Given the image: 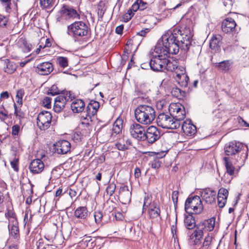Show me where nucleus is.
<instances>
[{"label": "nucleus", "mask_w": 249, "mask_h": 249, "mask_svg": "<svg viewBox=\"0 0 249 249\" xmlns=\"http://www.w3.org/2000/svg\"><path fill=\"white\" fill-rule=\"evenodd\" d=\"M192 36L190 28L187 27L182 29L176 28L163 35L155 47L158 55L153 56L149 62L151 69L161 71L164 67L165 58L171 54H177L179 49L187 52L192 46Z\"/></svg>", "instance_id": "f257e3e1"}, {"label": "nucleus", "mask_w": 249, "mask_h": 249, "mask_svg": "<svg viewBox=\"0 0 249 249\" xmlns=\"http://www.w3.org/2000/svg\"><path fill=\"white\" fill-rule=\"evenodd\" d=\"M225 154L233 160L234 164L238 163V166L244 165L248 158V148L247 145L237 141H232L226 143L224 147Z\"/></svg>", "instance_id": "f03ea898"}, {"label": "nucleus", "mask_w": 249, "mask_h": 249, "mask_svg": "<svg viewBox=\"0 0 249 249\" xmlns=\"http://www.w3.org/2000/svg\"><path fill=\"white\" fill-rule=\"evenodd\" d=\"M135 117L140 124H149L155 119L156 111L154 108L150 105H140L135 110Z\"/></svg>", "instance_id": "7ed1b4c3"}, {"label": "nucleus", "mask_w": 249, "mask_h": 249, "mask_svg": "<svg viewBox=\"0 0 249 249\" xmlns=\"http://www.w3.org/2000/svg\"><path fill=\"white\" fill-rule=\"evenodd\" d=\"M147 207H148L147 212L149 218L152 222L158 221L159 219H161L160 205L155 201L151 203L148 197H145L142 208L143 213Z\"/></svg>", "instance_id": "20e7f679"}, {"label": "nucleus", "mask_w": 249, "mask_h": 249, "mask_svg": "<svg viewBox=\"0 0 249 249\" xmlns=\"http://www.w3.org/2000/svg\"><path fill=\"white\" fill-rule=\"evenodd\" d=\"M89 30L88 25L83 21H75L67 26V34L74 37L86 36Z\"/></svg>", "instance_id": "39448f33"}, {"label": "nucleus", "mask_w": 249, "mask_h": 249, "mask_svg": "<svg viewBox=\"0 0 249 249\" xmlns=\"http://www.w3.org/2000/svg\"><path fill=\"white\" fill-rule=\"evenodd\" d=\"M203 206L199 196H195L188 197L185 203V210L191 214H199L202 212Z\"/></svg>", "instance_id": "423d86ee"}, {"label": "nucleus", "mask_w": 249, "mask_h": 249, "mask_svg": "<svg viewBox=\"0 0 249 249\" xmlns=\"http://www.w3.org/2000/svg\"><path fill=\"white\" fill-rule=\"evenodd\" d=\"M174 118L164 113H160L157 118L158 125L162 128L176 129L180 127V124L175 121Z\"/></svg>", "instance_id": "0eeeda50"}, {"label": "nucleus", "mask_w": 249, "mask_h": 249, "mask_svg": "<svg viewBox=\"0 0 249 249\" xmlns=\"http://www.w3.org/2000/svg\"><path fill=\"white\" fill-rule=\"evenodd\" d=\"M170 115L175 119V121L180 124V121L184 120L186 117L185 108L181 104L171 103L169 106Z\"/></svg>", "instance_id": "6e6552de"}, {"label": "nucleus", "mask_w": 249, "mask_h": 249, "mask_svg": "<svg viewBox=\"0 0 249 249\" xmlns=\"http://www.w3.org/2000/svg\"><path fill=\"white\" fill-rule=\"evenodd\" d=\"M52 116L48 111H41L37 116V125L41 130L47 129L51 125Z\"/></svg>", "instance_id": "1a4fd4ad"}, {"label": "nucleus", "mask_w": 249, "mask_h": 249, "mask_svg": "<svg viewBox=\"0 0 249 249\" xmlns=\"http://www.w3.org/2000/svg\"><path fill=\"white\" fill-rule=\"evenodd\" d=\"M130 135L138 141H144L145 131L144 127L139 123H133L129 127Z\"/></svg>", "instance_id": "9d476101"}, {"label": "nucleus", "mask_w": 249, "mask_h": 249, "mask_svg": "<svg viewBox=\"0 0 249 249\" xmlns=\"http://www.w3.org/2000/svg\"><path fill=\"white\" fill-rule=\"evenodd\" d=\"M221 28L224 33L232 35L237 33L240 29L234 20L231 18H228L223 20Z\"/></svg>", "instance_id": "9b49d317"}, {"label": "nucleus", "mask_w": 249, "mask_h": 249, "mask_svg": "<svg viewBox=\"0 0 249 249\" xmlns=\"http://www.w3.org/2000/svg\"><path fill=\"white\" fill-rule=\"evenodd\" d=\"M59 16L57 18V21L60 22L63 18H79V15L77 11L71 8H69L66 5H63L61 9L59 11Z\"/></svg>", "instance_id": "f8f14e48"}, {"label": "nucleus", "mask_w": 249, "mask_h": 249, "mask_svg": "<svg viewBox=\"0 0 249 249\" xmlns=\"http://www.w3.org/2000/svg\"><path fill=\"white\" fill-rule=\"evenodd\" d=\"M145 135L144 141L146 140L149 143H153L160 139V132L157 127L151 125L147 129Z\"/></svg>", "instance_id": "ddd939ff"}, {"label": "nucleus", "mask_w": 249, "mask_h": 249, "mask_svg": "<svg viewBox=\"0 0 249 249\" xmlns=\"http://www.w3.org/2000/svg\"><path fill=\"white\" fill-rule=\"evenodd\" d=\"M111 128L106 125L103 126L97 131V137L100 142L104 143L108 141H113V134L111 133Z\"/></svg>", "instance_id": "4468645a"}, {"label": "nucleus", "mask_w": 249, "mask_h": 249, "mask_svg": "<svg viewBox=\"0 0 249 249\" xmlns=\"http://www.w3.org/2000/svg\"><path fill=\"white\" fill-rule=\"evenodd\" d=\"M215 225V218H211L208 220L201 222L196 225V228L198 229V235H201L202 232L212 231Z\"/></svg>", "instance_id": "2eb2a0df"}, {"label": "nucleus", "mask_w": 249, "mask_h": 249, "mask_svg": "<svg viewBox=\"0 0 249 249\" xmlns=\"http://www.w3.org/2000/svg\"><path fill=\"white\" fill-rule=\"evenodd\" d=\"M71 145L66 140H60L53 144V149L58 154H66L70 151Z\"/></svg>", "instance_id": "dca6fc26"}, {"label": "nucleus", "mask_w": 249, "mask_h": 249, "mask_svg": "<svg viewBox=\"0 0 249 249\" xmlns=\"http://www.w3.org/2000/svg\"><path fill=\"white\" fill-rule=\"evenodd\" d=\"M35 69L36 71L39 74L46 75L53 71V67L52 63L47 61L37 64Z\"/></svg>", "instance_id": "f3484780"}, {"label": "nucleus", "mask_w": 249, "mask_h": 249, "mask_svg": "<svg viewBox=\"0 0 249 249\" xmlns=\"http://www.w3.org/2000/svg\"><path fill=\"white\" fill-rule=\"evenodd\" d=\"M202 199L207 204H211L215 201L216 192L209 188L203 189L201 192Z\"/></svg>", "instance_id": "a211bd4d"}, {"label": "nucleus", "mask_w": 249, "mask_h": 249, "mask_svg": "<svg viewBox=\"0 0 249 249\" xmlns=\"http://www.w3.org/2000/svg\"><path fill=\"white\" fill-rule=\"evenodd\" d=\"M45 167L43 162L39 159H35L31 162L29 165V169L34 174L41 173Z\"/></svg>", "instance_id": "6ab92c4d"}, {"label": "nucleus", "mask_w": 249, "mask_h": 249, "mask_svg": "<svg viewBox=\"0 0 249 249\" xmlns=\"http://www.w3.org/2000/svg\"><path fill=\"white\" fill-rule=\"evenodd\" d=\"M181 73L177 74L174 75L175 79L180 85V86L183 87H187L188 86L189 78L186 73V70L185 68H181Z\"/></svg>", "instance_id": "aec40b11"}, {"label": "nucleus", "mask_w": 249, "mask_h": 249, "mask_svg": "<svg viewBox=\"0 0 249 249\" xmlns=\"http://www.w3.org/2000/svg\"><path fill=\"white\" fill-rule=\"evenodd\" d=\"M181 129L185 134L188 136L194 135L196 131V126L189 120L183 122L181 124Z\"/></svg>", "instance_id": "412c9836"}, {"label": "nucleus", "mask_w": 249, "mask_h": 249, "mask_svg": "<svg viewBox=\"0 0 249 249\" xmlns=\"http://www.w3.org/2000/svg\"><path fill=\"white\" fill-rule=\"evenodd\" d=\"M67 103V99L62 95L56 97L54 100L53 110L56 113L60 112L64 108Z\"/></svg>", "instance_id": "4be33fe9"}, {"label": "nucleus", "mask_w": 249, "mask_h": 249, "mask_svg": "<svg viewBox=\"0 0 249 249\" xmlns=\"http://www.w3.org/2000/svg\"><path fill=\"white\" fill-rule=\"evenodd\" d=\"M92 116H89L87 112L86 113V116L83 115L81 117V125L85 127L86 132H84L83 130L82 131L83 135L85 136L89 135L91 131V128L90 126V123L91 122V117Z\"/></svg>", "instance_id": "5701e85b"}, {"label": "nucleus", "mask_w": 249, "mask_h": 249, "mask_svg": "<svg viewBox=\"0 0 249 249\" xmlns=\"http://www.w3.org/2000/svg\"><path fill=\"white\" fill-rule=\"evenodd\" d=\"M120 196L123 203H129L131 201V192L127 186L121 187L120 189Z\"/></svg>", "instance_id": "b1692460"}, {"label": "nucleus", "mask_w": 249, "mask_h": 249, "mask_svg": "<svg viewBox=\"0 0 249 249\" xmlns=\"http://www.w3.org/2000/svg\"><path fill=\"white\" fill-rule=\"evenodd\" d=\"M3 64V71L8 74L13 73L18 67L16 63L8 59L4 60Z\"/></svg>", "instance_id": "393cba45"}, {"label": "nucleus", "mask_w": 249, "mask_h": 249, "mask_svg": "<svg viewBox=\"0 0 249 249\" xmlns=\"http://www.w3.org/2000/svg\"><path fill=\"white\" fill-rule=\"evenodd\" d=\"M222 39V36L220 35L213 36L210 42V48L215 52H219L220 50L219 43Z\"/></svg>", "instance_id": "a878e982"}, {"label": "nucleus", "mask_w": 249, "mask_h": 249, "mask_svg": "<svg viewBox=\"0 0 249 249\" xmlns=\"http://www.w3.org/2000/svg\"><path fill=\"white\" fill-rule=\"evenodd\" d=\"M85 104L81 99H76L71 104V108L74 113L82 112L85 108Z\"/></svg>", "instance_id": "bb28decb"}, {"label": "nucleus", "mask_w": 249, "mask_h": 249, "mask_svg": "<svg viewBox=\"0 0 249 249\" xmlns=\"http://www.w3.org/2000/svg\"><path fill=\"white\" fill-rule=\"evenodd\" d=\"M100 107L99 103L94 100H91L86 108V112L89 116H94L96 114Z\"/></svg>", "instance_id": "cd10ccee"}, {"label": "nucleus", "mask_w": 249, "mask_h": 249, "mask_svg": "<svg viewBox=\"0 0 249 249\" xmlns=\"http://www.w3.org/2000/svg\"><path fill=\"white\" fill-rule=\"evenodd\" d=\"M74 216L78 219H86L89 216V212L86 207L80 206L74 211Z\"/></svg>", "instance_id": "c85d7f7f"}, {"label": "nucleus", "mask_w": 249, "mask_h": 249, "mask_svg": "<svg viewBox=\"0 0 249 249\" xmlns=\"http://www.w3.org/2000/svg\"><path fill=\"white\" fill-rule=\"evenodd\" d=\"M123 123L121 120H116L113 125L112 128H111V133H112V137L114 140L115 139L116 136L119 134L122 130Z\"/></svg>", "instance_id": "c756f323"}, {"label": "nucleus", "mask_w": 249, "mask_h": 249, "mask_svg": "<svg viewBox=\"0 0 249 249\" xmlns=\"http://www.w3.org/2000/svg\"><path fill=\"white\" fill-rule=\"evenodd\" d=\"M223 160L226 169V173L228 175L233 176L235 174V167L230 159V157H224Z\"/></svg>", "instance_id": "7c9ffc66"}, {"label": "nucleus", "mask_w": 249, "mask_h": 249, "mask_svg": "<svg viewBox=\"0 0 249 249\" xmlns=\"http://www.w3.org/2000/svg\"><path fill=\"white\" fill-rule=\"evenodd\" d=\"M185 215L184 218V224L186 228L188 230H192L196 227V221L192 214Z\"/></svg>", "instance_id": "2f4dec72"}, {"label": "nucleus", "mask_w": 249, "mask_h": 249, "mask_svg": "<svg viewBox=\"0 0 249 249\" xmlns=\"http://www.w3.org/2000/svg\"><path fill=\"white\" fill-rule=\"evenodd\" d=\"M164 68L167 71L174 72L176 70H178L177 67L178 65V62L176 61H171L168 59V58H166Z\"/></svg>", "instance_id": "473e14b6"}, {"label": "nucleus", "mask_w": 249, "mask_h": 249, "mask_svg": "<svg viewBox=\"0 0 249 249\" xmlns=\"http://www.w3.org/2000/svg\"><path fill=\"white\" fill-rule=\"evenodd\" d=\"M107 3L106 1H99L98 5V12L97 14L98 18H102L104 14L106 11L107 7Z\"/></svg>", "instance_id": "72a5a7b5"}, {"label": "nucleus", "mask_w": 249, "mask_h": 249, "mask_svg": "<svg viewBox=\"0 0 249 249\" xmlns=\"http://www.w3.org/2000/svg\"><path fill=\"white\" fill-rule=\"evenodd\" d=\"M232 63L231 60H224L217 64V67L223 71H228L231 69Z\"/></svg>", "instance_id": "f704fd0d"}, {"label": "nucleus", "mask_w": 249, "mask_h": 249, "mask_svg": "<svg viewBox=\"0 0 249 249\" xmlns=\"http://www.w3.org/2000/svg\"><path fill=\"white\" fill-rule=\"evenodd\" d=\"M9 233L12 237L15 239H18L19 238V232L18 225H13L11 227L8 226Z\"/></svg>", "instance_id": "c9c22d12"}, {"label": "nucleus", "mask_w": 249, "mask_h": 249, "mask_svg": "<svg viewBox=\"0 0 249 249\" xmlns=\"http://www.w3.org/2000/svg\"><path fill=\"white\" fill-rule=\"evenodd\" d=\"M1 4L7 13H10L13 8L16 9L17 6V3L14 1L12 3L11 1H1Z\"/></svg>", "instance_id": "e433bc0d"}, {"label": "nucleus", "mask_w": 249, "mask_h": 249, "mask_svg": "<svg viewBox=\"0 0 249 249\" xmlns=\"http://www.w3.org/2000/svg\"><path fill=\"white\" fill-rule=\"evenodd\" d=\"M212 236L208 234L205 237L204 241L199 249H212Z\"/></svg>", "instance_id": "4c0bfd02"}, {"label": "nucleus", "mask_w": 249, "mask_h": 249, "mask_svg": "<svg viewBox=\"0 0 249 249\" xmlns=\"http://www.w3.org/2000/svg\"><path fill=\"white\" fill-rule=\"evenodd\" d=\"M198 229H196L194 231V233L190 236L191 239L194 240L193 242L194 244L197 245L200 243V240L203 236V232H202L201 235H198L199 233Z\"/></svg>", "instance_id": "58836bf2"}, {"label": "nucleus", "mask_w": 249, "mask_h": 249, "mask_svg": "<svg viewBox=\"0 0 249 249\" xmlns=\"http://www.w3.org/2000/svg\"><path fill=\"white\" fill-rule=\"evenodd\" d=\"M57 63L62 68H65L68 66V59L66 57L58 56L56 58Z\"/></svg>", "instance_id": "ea45409f"}, {"label": "nucleus", "mask_w": 249, "mask_h": 249, "mask_svg": "<svg viewBox=\"0 0 249 249\" xmlns=\"http://www.w3.org/2000/svg\"><path fill=\"white\" fill-rule=\"evenodd\" d=\"M9 23L8 16L0 14V28H6Z\"/></svg>", "instance_id": "a19ab883"}, {"label": "nucleus", "mask_w": 249, "mask_h": 249, "mask_svg": "<svg viewBox=\"0 0 249 249\" xmlns=\"http://www.w3.org/2000/svg\"><path fill=\"white\" fill-rule=\"evenodd\" d=\"M24 94V91L23 89H20L17 90L16 94L17 103L20 106H22L23 100L22 98Z\"/></svg>", "instance_id": "79ce46f5"}, {"label": "nucleus", "mask_w": 249, "mask_h": 249, "mask_svg": "<svg viewBox=\"0 0 249 249\" xmlns=\"http://www.w3.org/2000/svg\"><path fill=\"white\" fill-rule=\"evenodd\" d=\"M116 189V184L114 182H109L107 188L106 192L107 195L111 196Z\"/></svg>", "instance_id": "37998d69"}, {"label": "nucleus", "mask_w": 249, "mask_h": 249, "mask_svg": "<svg viewBox=\"0 0 249 249\" xmlns=\"http://www.w3.org/2000/svg\"><path fill=\"white\" fill-rule=\"evenodd\" d=\"M39 4L42 9H50L53 5V1H39Z\"/></svg>", "instance_id": "c03bdc74"}, {"label": "nucleus", "mask_w": 249, "mask_h": 249, "mask_svg": "<svg viewBox=\"0 0 249 249\" xmlns=\"http://www.w3.org/2000/svg\"><path fill=\"white\" fill-rule=\"evenodd\" d=\"M61 92V91L58 89L57 86L53 85L51 87L50 89L48 91V94L54 96L60 94Z\"/></svg>", "instance_id": "a18cd8bd"}, {"label": "nucleus", "mask_w": 249, "mask_h": 249, "mask_svg": "<svg viewBox=\"0 0 249 249\" xmlns=\"http://www.w3.org/2000/svg\"><path fill=\"white\" fill-rule=\"evenodd\" d=\"M115 146L119 150L124 151L128 149V147L124 144V142H122V139H121L115 144Z\"/></svg>", "instance_id": "49530a36"}, {"label": "nucleus", "mask_w": 249, "mask_h": 249, "mask_svg": "<svg viewBox=\"0 0 249 249\" xmlns=\"http://www.w3.org/2000/svg\"><path fill=\"white\" fill-rule=\"evenodd\" d=\"M15 109V115L18 117L19 119H22L24 117V113L21 110V109H18L16 104L15 103L14 105Z\"/></svg>", "instance_id": "de8ad7c7"}, {"label": "nucleus", "mask_w": 249, "mask_h": 249, "mask_svg": "<svg viewBox=\"0 0 249 249\" xmlns=\"http://www.w3.org/2000/svg\"><path fill=\"white\" fill-rule=\"evenodd\" d=\"M229 192L226 189L224 188H221L218 191L217 197H222L224 198H227Z\"/></svg>", "instance_id": "09e8293b"}, {"label": "nucleus", "mask_w": 249, "mask_h": 249, "mask_svg": "<svg viewBox=\"0 0 249 249\" xmlns=\"http://www.w3.org/2000/svg\"><path fill=\"white\" fill-rule=\"evenodd\" d=\"M151 167L154 169H159L161 164V161L158 158H156L151 161Z\"/></svg>", "instance_id": "8fccbe9b"}, {"label": "nucleus", "mask_w": 249, "mask_h": 249, "mask_svg": "<svg viewBox=\"0 0 249 249\" xmlns=\"http://www.w3.org/2000/svg\"><path fill=\"white\" fill-rule=\"evenodd\" d=\"M62 95L66 98L67 102L71 101L74 98V95L70 91H64Z\"/></svg>", "instance_id": "3c124183"}, {"label": "nucleus", "mask_w": 249, "mask_h": 249, "mask_svg": "<svg viewBox=\"0 0 249 249\" xmlns=\"http://www.w3.org/2000/svg\"><path fill=\"white\" fill-rule=\"evenodd\" d=\"M51 98L45 97L42 101V106L47 108H50L51 107Z\"/></svg>", "instance_id": "603ef678"}, {"label": "nucleus", "mask_w": 249, "mask_h": 249, "mask_svg": "<svg viewBox=\"0 0 249 249\" xmlns=\"http://www.w3.org/2000/svg\"><path fill=\"white\" fill-rule=\"evenodd\" d=\"M93 217L95 222L98 224L101 222L103 217V214L100 211H96L94 212Z\"/></svg>", "instance_id": "864d4df0"}, {"label": "nucleus", "mask_w": 249, "mask_h": 249, "mask_svg": "<svg viewBox=\"0 0 249 249\" xmlns=\"http://www.w3.org/2000/svg\"><path fill=\"white\" fill-rule=\"evenodd\" d=\"M10 164L14 171H18V159L14 158L13 160L10 161Z\"/></svg>", "instance_id": "5fc2aeb1"}, {"label": "nucleus", "mask_w": 249, "mask_h": 249, "mask_svg": "<svg viewBox=\"0 0 249 249\" xmlns=\"http://www.w3.org/2000/svg\"><path fill=\"white\" fill-rule=\"evenodd\" d=\"M178 192L177 191H174L173 192L172 198L173 201L175 208H176L177 206L178 199Z\"/></svg>", "instance_id": "6e6d98bb"}, {"label": "nucleus", "mask_w": 249, "mask_h": 249, "mask_svg": "<svg viewBox=\"0 0 249 249\" xmlns=\"http://www.w3.org/2000/svg\"><path fill=\"white\" fill-rule=\"evenodd\" d=\"M227 198H224L223 197H217V203L219 208H223L227 202Z\"/></svg>", "instance_id": "4d7b16f0"}, {"label": "nucleus", "mask_w": 249, "mask_h": 249, "mask_svg": "<svg viewBox=\"0 0 249 249\" xmlns=\"http://www.w3.org/2000/svg\"><path fill=\"white\" fill-rule=\"evenodd\" d=\"M135 92L138 96V98H144V96H145V94L144 93V92L143 91H142L139 88L137 87L135 90Z\"/></svg>", "instance_id": "13d9d810"}, {"label": "nucleus", "mask_w": 249, "mask_h": 249, "mask_svg": "<svg viewBox=\"0 0 249 249\" xmlns=\"http://www.w3.org/2000/svg\"><path fill=\"white\" fill-rule=\"evenodd\" d=\"M8 116V111L3 107H0V119L4 120V118Z\"/></svg>", "instance_id": "bf43d9fd"}, {"label": "nucleus", "mask_w": 249, "mask_h": 249, "mask_svg": "<svg viewBox=\"0 0 249 249\" xmlns=\"http://www.w3.org/2000/svg\"><path fill=\"white\" fill-rule=\"evenodd\" d=\"M171 93L173 96L178 98V94L180 93V89L178 87H174L172 88Z\"/></svg>", "instance_id": "052dcab7"}, {"label": "nucleus", "mask_w": 249, "mask_h": 249, "mask_svg": "<svg viewBox=\"0 0 249 249\" xmlns=\"http://www.w3.org/2000/svg\"><path fill=\"white\" fill-rule=\"evenodd\" d=\"M45 42V45L43 46V47H49L51 46V43L50 41L49 38H46L45 37H42L41 38L39 43H43V42Z\"/></svg>", "instance_id": "680f3d73"}, {"label": "nucleus", "mask_w": 249, "mask_h": 249, "mask_svg": "<svg viewBox=\"0 0 249 249\" xmlns=\"http://www.w3.org/2000/svg\"><path fill=\"white\" fill-rule=\"evenodd\" d=\"M12 134L13 136H17L18 135L20 127L18 125L16 124L12 126Z\"/></svg>", "instance_id": "e2e57ef3"}, {"label": "nucleus", "mask_w": 249, "mask_h": 249, "mask_svg": "<svg viewBox=\"0 0 249 249\" xmlns=\"http://www.w3.org/2000/svg\"><path fill=\"white\" fill-rule=\"evenodd\" d=\"M134 13L136 12L138 9H140V5L139 1H135L133 4L131 8H130Z\"/></svg>", "instance_id": "0e129e2a"}, {"label": "nucleus", "mask_w": 249, "mask_h": 249, "mask_svg": "<svg viewBox=\"0 0 249 249\" xmlns=\"http://www.w3.org/2000/svg\"><path fill=\"white\" fill-rule=\"evenodd\" d=\"M124 25H121L117 26L115 29V32L118 35H121L123 33Z\"/></svg>", "instance_id": "69168bd1"}, {"label": "nucleus", "mask_w": 249, "mask_h": 249, "mask_svg": "<svg viewBox=\"0 0 249 249\" xmlns=\"http://www.w3.org/2000/svg\"><path fill=\"white\" fill-rule=\"evenodd\" d=\"M6 217H12L13 218H16V215L14 212H13L12 210H8L7 213H5Z\"/></svg>", "instance_id": "338daca9"}, {"label": "nucleus", "mask_w": 249, "mask_h": 249, "mask_svg": "<svg viewBox=\"0 0 249 249\" xmlns=\"http://www.w3.org/2000/svg\"><path fill=\"white\" fill-rule=\"evenodd\" d=\"M140 2H139V5H140V10H143L147 7V3L145 2H144L143 1H139Z\"/></svg>", "instance_id": "774afa93"}]
</instances>
